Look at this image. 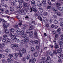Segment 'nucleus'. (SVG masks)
Returning a JSON list of instances; mask_svg holds the SVG:
<instances>
[{
	"mask_svg": "<svg viewBox=\"0 0 63 63\" xmlns=\"http://www.w3.org/2000/svg\"><path fill=\"white\" fill-rule=\"evenodd\" d=\"M54 23L55 24H57V23H58L57 20H55L54 22Z\"/></svg>",
	"mask_w": 63,
	"mask_h": 63,
	"instance_id": "obj_48",
	"label": "nucleus"
},
{
	"mask_svg": "<svg viewBox=\"0 0 63 63\" xmlns=\"http://www.w3.org/2000/svg\"><path fill=\"white\" fill-rule=\"evenodd\" d=\"M38 53L37 52H36L34 54V56H35L36 57H37L38 56Z\"/></svg>",
	"mask_w": 63,
	"mask_h": 63,
	"instance_id": "obj_52",
	"label": "nucleus"
},
{
	"mask_svg": "<svg viewBox=\"0 0 63 63\" xmlns=\"http://www.w3.org/2000/svg\"><path fill=\"white\" fill-rule=\"evenodd\" d=\"M9 57H10V58H12V57H13V55L12 54H10L8 55Z\"/></svg>",
	"mask_w": 63,
	"mask_h": 63,
	"instance_id": "obj_51",
	"label": "nucleus"
},
{
	"mask_svg": "<svg viewBox=\"0 0 63 63\" xmlns=\"http://www.w3.org/2000/svg\"><path fill=\"white\" fill-rule=\"evenodd\" d=\"M59 10L60 11L63 12V8L62 7H61L59 8Z\"/></svg>",
	"mask_w": 63,
	"mask_h": 63,
	"instance_id": "obj_21",
	"label": "nucleus"
},
{
	"mask_svg": "<svg viewBox=\"0 0 63 63\" xmlns=\"http://www.w3.org/2000/svg\"><path fill=\"white\" fill-rule=\"evenodd\" d=\"M58 11L57 9H55L54 10V12L55 13H57Z\"/></svg>",
	"mask_w": 63,
	"mask_h": 63,
	"instance_id": "obj_61",
	"label": "nucleus"
},
{
	"mask_svg": "<svg viewBox=\"0 0 63 63\" xmlns=\"http://www.w3.org/2000/svg\"><path fill=\"white\" fill-rule=\"evenodd\" d=\"M31 3L32 4H34L35 3V2L34 0H32L31 1Z\"/></svg>",
	"mask_w": 63,
	"mask_h": 63,
	"instance_id": "obj_64",
	"label": "nucleus"
},
{
	"mask_svg": "<svg viewBox=\"0 0 63 63\" xmlns=\"http://www.w3.org/2000/svg\"><path fill=\"white\" fill-rule=\"evenodd\" d=\"M48 20L49 21V22H50V23H51L52 21V19H48Z\"/></svg>",
	"mask_w": 63,
	"mask_h": 63,
	"instance_id": "obj_43",
	"label": "nucleus"
},
{
	"mask_svg": "<svg viewBox=\"0 0 63 63\" xmlns=\"http://www.w3.org/2000/svg\"><path fill=\"white\" fill-rule=\"evenodd\" d=\"M41 60L42 61H45L46 60V58L45 57H43L41 58Z\"/></svg>",
	"mask_w": 63,
	"mask_h": 63,
	"instance_id": "obj_40",
	"label": "nucleus"
},
{
	"mask_svg": "<svg viewBox=\"0 0 63 63\" xmlns=\"http://www.w3.org/2000/svg\"><path fill=\"white\" fill-rule=\"evenodd\" d=\"M26 42H26L25 40H21L20 41V44H21V45H23L25 44V43Z\"/></svg>",
	"mask_w": 63,
	"mask_h": 63,
	"instance_id": "obj_7",
	"label": "nucleus"
},
{
	"mask_svg": "<svg viewBox=\"0 0 63 63\" xmlns=\"http://www.w3.org/2000/svg\"><path fill=\"white\" fill-rule=\"evenodd\" d=\"M2 22L3 25H4V24H5L7 23V21H6L5 20L0 18V22Z\"/></svg>",
	"mask_w": 63,
	"mask_h": 63,
	"instance_id": "obj_5",
	"label": "nucleus"
},
{
	"mask_svg": "<svg viewBox=\"0 0 63 63\" xmlns=\"http://www.w3.org/2000/svg\"><path fill=\"white\" fill-rule=\"evenodd\" d=\"M6 41H7V39L5 38H3L2 40V41L3 42H6Z\"/></svg>",
	"mask_w": 63,
	"mask_h": 63,
	"instance_id": "obj_44",
	"label": "nucleus"
},
{
	"mask_svg": "<svg viewBox=\"0 0 63 63\" xmlns=\"http://www.w3.org/2000/svg\"><path fill=\"white\" fill-rule=\"evenodd\" d=\"M57 15L58 16H61V14L60 12H57Z\"/></svg>",
	"mask_w": 63,
	"mask_h": 63,
	"instance_id": "obj_58",
	"label": "nucleus"
},
{
	"mask_svg": "<svg viewBox=\"0 0 63 63\" xmlns=\"http://www.w3.org/2000/svg\"><path fill=\"white\" fill-rule=\"evenodd\" d=\"M0 47H5V44L4 43H2L0 44Z\"/></svg>",
	"mask_w": 63,
	"mask_h": 63,
	"instance_id": "obj_32",
	"label": "nucleus"
},
{
	"mask_svg": "<svg viewBox=\"0 0 63 63\" xmlns=\"http://www.w3.org/2000/svg\"><path fill=\"white\" fill-rule=\"evenodd\" d=\"M29 29L30 30H33V29H34V28H33V26H30L29 27Z\"/></svg>",
	"mask_w": 63,
	"mask_h": 63,
	"instance_id": "obj_25",
	"label": "nucleus"
},
{
	"mask_svg": "<svg viewBox=\"0 0 63 63\" xmlns=\"http://www.w3.org/2000/svg\"><path fill=\"white\" fill-rule=\"evenodd\" d=\"M10 43H11V40L10 39H8L7 41V43H10Z\"/></svg>",
	"mask_w": 63,
	"mask_h": 63,
	"instance_id": "obj_53",
	"label": "nucleus"
},
{
	"mask_svg": "<svg viewBox=\"0 0 63 63\" xmlns=\"http://www.w3.org/2000/svg\"><path fill=\"white\" fill-rule=\"evenodd\" d=\"M34 36L35 37L37 38V36H38V34H37V32H35L34 33Z\"/></svg>",
	"mask_w": 63,
	"mask_h": 63,
	"instance_id": "obj_14",
	"label": "nucleus"
},
{
	"mask_svg": "<svg viewBox=\"0 0 63 63\" xmlns=\"http://www.w3.org/2000/svg\"><path fill=\"white\" fill-rule=\"evenodd\" d=\"M22 37L24 38V40L26 42H28L29 41V38L26 36V35L25 34H22L21 35Z\"/></svg>",
	"mask_w": 63,
	"mask_h": 63,
	"instance_id": "obj_1",
	"label": "nucleus"
},
{
	"mask_svg": "<svg viewBox=\"0 0 63 63\" xmlns=\"http://www.w3.org/2000/svg\"><path fill=\"white\" fill-rule=\"evenodd\" d=\"M21 8H22V6L21 5H19L17 7V9L18 10H20Z\"/></svg>",
	"mask_w": 63,
	"mask_h": 63,
	"instance_id": "obj_23",
	"label": "nucleus"
},
{
	"mask_svg": "<svg viewBox=\"0 0 63 63\" xmlns=\"http://www.w3.org/2000/svg\"><path fill=\"white\" fill-rule=\"evenodd\" d=\"M15 41L17 43H19V40L18 39L16 38L15 40Z\"/></svg>",
	"mask_w": 63,
	"mask_h": 63,
	"instance_id": "obj_37",
	"label": "nucleus"
},
{
	"mask_svg": "<svg viewBox=\"0 0 63 63\" xmlns=\"http://www.w3.org/2000/svg\"><path fill=\"white\" fill-rule=\"evenodd\" d=\"M11 47L13 49H14L15 47H18V45L16 44H14L13 45L11 44Z\"/></svg>",
	"mask_w": 63,
	"mask_h": 63,
	"instance_id": "obj_3",
	"label": "nucleus"
},
{
	"mask_svg": "<svg viewBox=\"0 0 63 63\" xmlns=\"http://www.w3.org/2000/svg\"><path fill=\"white\" fill-rule=\"evenodd\" d=\"M24 7H27V3H26L24 2L23 3Z\"/></svg>",
	"mask_w": 63,
	"mask_h": 63,
	"instance_id": "obj_29",
	"label": "nucleus"
},
{
	"mask_svg": "<svg viewBox=\"0 0 63 63\" xmlns=\"http://www.w3.org/2000/svg\"><path fill=\"white\" fill-rule=\"evenodd\" d=\"M19 52L21 54H23L25 53H26V51L25 50L20 49L19 50Z\"/></svg>",
	"mask_w": 63,
	"mask_h": 63,
	"instance_id": "obj_4",
	"label": "nucleus"
},
{
	"mask_svg": "<svg viewBox=\"0 0 63 63\" xmlns=\"http://www.w3.org/2000/svg\"><path fill=\"white\" fill-rule=\"evenodd\" d=\"M11 38L12 40H15L16 38V36L15 35H12L11 37Z\"/></svg>",
	"mask_w": 63,
	"mask_h": 63,
	"instance_id": "obj_11",
	"label": "nucleus"
},
{
	"mask_svg": "<svg viewBox=\"0 0 63 63\" xmlns=\"http://www.w3.org/2000/svg\"><path fill=\"white\" fill-rule=\"evenodd\" d=\"M29 62L30 63H33V59H31L30 60Z\"/></svg>",
	"mask_w": 63,
	"mask_h": 63,
	"instance_id": "obj_60",
	"label": "nucleus"
},
{
	"mask_svg": "<svg viewBox=\"0 0 63 63\" xmlns=\"http://www.w3.org/2000/svg\"><path fill=\"white\" fill-rule=\"evenodd\" d=\"M18 25H15V26H14V28H16V29H18Z\"/></svg>",
	"mask_w": 63,
	"mask_h": 63,
	"instance_id": "obj_46",
	"label": "nucleus"
},
{
	"mask_svg": "<svg viewBox=\"0 0 63 63\" xmlns=\"http://www.w3.org/2000/svg\"><path fill=\"white\" fill-rule=\"evenodd\" d=\"M38 19H39V20H40V21H42V18L41 17L39 16H38Z\"/></svg>",
	"mask_w": 63,
	"mask_h": 63,
	"instance_id": "obj_45",
	"label": "nucleus"
},
{
	"mask_svg": "<svg viewBox=\"0 0 63 63\" xmlns=\"http://www.w3.org/2000/svg\"><path fill=\"white\" fill-rule=\"evenodd\" d=\"M18 1L20 5H22L23 2V0H18Z\"/></svg>",
	"mask_w": 63,
	"mask_h": 63,
	"instance_id": "obj_12",
	"label": "nucleus"
},
{
	"mask_svg": "<svg viewBox=\"0 0 63 63\" xmlns=\"http://www.w3.org/2000/svg\"><path fill=\"white\" fill-rule=\"evenodd\" d=\"M42 4L41 3L39 4L38 3L37 4V6H38L39 7H41L42 6Z\"/></svg>",
	"mask_w": 63,
	"mask_h": 63,
	"instance_id": "obj_47",
	"label": "nucleus"
},
{
	"mask_svg": "<svg viewBox=\"0 0 63 63\" xmlns=\"http://www.w3.org/2000/svg\"><path fill=\"white\" fill-rule=\"evenodd\" d=\"M3 27L4 29H7V27H8L7 26H6V24H4L3 25Z\"/></svg>",
	"mask_w": 63,
	"mask_h": 63,
	"instance_id": "obj_39",
	"label": "nucleus"
},
{
	"mask_svg": "<svg viewBox=\"0 0 63 63\" xmlns=\"http://www.w3.org/2000/svg\"><path fill=\"white\" fill-rule=\"evenodd\" d=\"M56 5L57 7H59L61 5V4L60 3H56Z\"/></svg>",
	"mask_w": 63,
	"mask_h": 63,
	"instance_id": "obj_27",
	"label": "nucleus"
},
{
	"mask_svg": "<svg viewBox=\"0 0 63 63\" xmlns=\"http://www.w3.org/2000/svg\"><path fill=\"white\" fill-rule=\"evenodd\" d=\"M63 44V42L62 41H60L59 42V45H62Z\"/></svg>",
	"mask_w": 63,
	"mask_h": 63,
	"instance_id": "obj_55",
	"label": "nucleus"
},
{
	"mask_svg": "<svg viewBox=\"0 0 63 63\" xmlns=\"http://www.w3.org/2000/svg\"><path fill=\"white\" fill-rule=\"evenodd\" d=\"M7 61L9 62L12 63L13 62V60L11 58H8L7 59Z\"/></svg>",
	"mask_w": 63,
	"mask_h": 63,
	"instance_id": "obj_13",
	"label": "nucleus"
},
{
	"mask_svg": "<svg viewBox=\"0 0 63 63\" xmlns=\"http://www.w3.org/2000/svg\"><path fill=\"white\" fill-rule=\"evenodd\" d=\"M15 8L13 7H11L10 8V11L11 12H14Z\"/></svg>",
	"mask_w": 63,
	"mask_h": 63,
	"instance_id": "obj_9",
	"label": "nucleus"
},
{
	"mask_svg": "<svg viewBox=\"0 0 63 63\" xmlns=\"http://www.w3.org/2000/svg\"><path fill=\"white\" fill-rule=\"evenodd\" d=\"M5 51L6 52H10V49L8 48L6 49Z\"/></svg>",
	"mask_w": 63,
	"mask_h": 63,
	"instance_id": "obj_41",
	"label": "nucleus"
},
{
	"mask_svg": "<svg viewBox=\"0 0 63 63\" xmlns=\"http://www.w3.org/2000/svg\"><path fill=\"white\" fill-rule=\"evenodd\" d=\"M42 2L43 4H46V1L45 0H43L42 1Z\"/></svg>",
	"mask_w": 63,
	"mask_h": 63,
	"instance_id": "obj_33",
	"label": "nucleus"
},
{
	"mask_svg": "<svg viewBox=\"0 0 63 63\" xmlns=\"http://www.w3.org/2000/svg\"><path fill=\"white\" fill-rule=\"evenodd\" d=\"M23 33H24V31H20L19 34H20V35H22Z\"/></svg>",
	"mask_w": 63,
	"mask_h": 63,
	"instance_id": "obj_36",
	"label": "nucleus"
},
{
	"mask_svg": "<svg viewBox=\"0 0 63 63\" xmlns=\"http://www.w3.org/2000/svg\"><path fill=\"white\" fill-rule=\"evenodd\" d=\"M31 50L33 52H34L35 51V48L34 47H32L31 48Z\"/></svg>",
	"mask_w": 63,
	"mask_h": 63,
	"instance_id": "obj_26",
	"label": "nucleus"
},
{
	"mask_svg": "<svg viewBox=\"0 0 63 63\" xmlns=\"http://www.w3.org/2000/svg\"><path fill=\"white\" fill-rule=\"evenodd\" d=\"M27 12V11L25 9H24L23 11H22L21 13V14L22 15H25L26 12Z\"/></svg>",
	"mask_w": 63,
	"mask_h": 63,
	"instance_id": "obj_6",
	"label": "nucleus"
},
{
	"mask_svg": "<svg viewBox=\"0 0 63 63\" xmlns=\"http://www.w3.org/2000/svg\"><path fill=\"white\" fill-rule=\"evenodd\" d=\"M54 48L56 49L59 48L58 45L57 44H55Z\"/></svg>",
	"mask_w": 63,
	"mask_h": 63,
	"instance_id": "obj_18",
	"label": "nucleus"
},
{
	"mask_svg": "<svg viewBox=\"0 0 63 63\" xmlns=\"http://www.w3.org/2000/svg\"><path fill=\"white\" fill-rule=\"evenodd\" d=\"M26 58L27 60H30L31 58L30 56V55H28L26 57Z\"/></svg>",
	"mask_w": 63,
	"mask_h": 63,
	"instance_id": "obj_20",
	"label": "nucleus"
},
{
	"mask_svg": "<svg viewBox=\"0 0 63 63\" xmlns=\"http://www.w3.org/2000/svg\"><path fill=\"white\" fill-rule=\"evenodd\" d=\"M61 30V29L60 28H59L58 29L57 31V32H59V34H61V32H60V31Z\"/></svg>",
	"mask_w": 63,
	"mask_h": 63,
	"instance_id": "obj_31",
	"label": "nucleus"
},
{
	"mask_svg": "<svg viewBox=\"0 0 63 63\" xmlns=\"http://www.w3.org/2000/svg\"><path fill=\"white\" fill-rule=\"evenodd\" d=\"M51 60V59L50 57H48L47 58V59L46 61V62L47 63H48L49 62L50 63H54V62L53 61H51L50 62H49Z\"/></svg>",
	"mask_w": 63,
	"mask_h": 63,
	"instance_id": "obj_2",
	"label": "nucleus"
},
{
	"mask_svg": "<svg viewBox=\"0 0 63 63\" xmlns=\"http://www.w3.org/2000/svg\"><path fill=\"white\" fill-rule=\"evenodd\" d=\"M15 56L16 57V58H15V59H16V58H17V57L18 56V54L17 53H15Z\"/></svg>",
	"mask_w": 63,
	"mask_h": 63,
	"instance_id": "obj_34",
	"label": "nucleus"
},
{
	"mask_svg": "<svg viewBox=\"0 0 63 63\" xmlns=\"http://www.w3.org/2000/svg\"><path fill=\"white\" fill-rule=\"evenodd\" d=\"M55 26V25H54L52 24L51 25L50 27L51 28H54Z\"/></svg>",
	"mask_w": 63,
	"mask_h": 63,
	"instance_id": "obj_54",
	"label": "nucleus"
},
{
	"mask_svg": "<svg viewBox=\"0 0 63 63\" xmlns=\"http://www.w3.org/2000/svg\"><path fill=\"white\" fill-rule=\"evenodd\" d=\"M47 3L49 5H51V2H50V1L49 0H48V1Z\"/></svg>",
	"mask_w": 63,
	"mask_h": 63,
	"instance_id": "obj_59",
	"label": "nucleus"
},
{
	"mask_svg": "<svg viewBox=\"0 0 63 63\" xmlns=\"http://www.w3.org/2000/svg\"><path fill=\"white\" fill-rule=\"evenodd\" d=\"M39 10V11L40 13H43V9L40 8V7H39L38 8Z\"/></svg>",
	"mask_w": 63,
	"mask_h": 63,
	"instance_id": "obj_15",
	"label": "nucleus"
},
{
	"mask_svg": "<svg viewBox=\"0 0 63 63\" xmlns=\"http://www.w3.org/2000/svg\"><path fill=\"white\" fill-rule=\"evenodd\" d=\"M26 31V34H29L30 31L29 30H27Z\"/></svg>",
	"mask_w": 63,
	"mask_h": 63,
	"instance_id": "obj_49",
	"label": "nucleus"
},
{
	"mask_svg": "<svg viewBox=\"0 0 63 63\" xmlns=\"http://www.w3.org/2000/svg\"><path fill=\"white\" fill-rule=\"evenodd\" d=\"M43 21L45 22V21H46L47 20V18L46 17H43L42 19Z\"/></svg>",
	"mask_w": 63,
	"mask_h": 63,
	"instance_id": "obj_24",
	"label": "nucleus"
},
{
	"mask_svg": "<svg viewBox=\"0 0 63 63\" xmlns=\"http://www.w3.org/2000/svg\"><path fill=\"white\" fill-rule=\"evenodd\" d=\"M52 18H54V19H56V18H57V17L55 15H54L53 16Z\"/></svg>",
	"mask_w": 63,
	"mask_h": 63,
	"instance_id": "obj_50",
	"label": "nucleus"
},
{
	"mask_svg": "<svg viewBox=\"0 0 63 63\" xmlns=\"http://www.w3.org/2000/svg\"><path fill=\"white\" fill-rule=\"evenodd\" d=\"M60 25L61 27H63V22H61L60 23Z\"/></svg>",
	"mask_w": 63,
	"mask_h": 63,
	"instance_id": "obj_57",
	"label": "nucleus"
},
{
	"mask_svg": "<svg viewBox=\"0 0 63 63\" xmlns=\"http://www.w3.org/2000/svg\"><path fill=\"white\" fill-rule=\"evenodd\" d=\"M32 9H35L36 8V5L35 4L32 5Z\"/></svg>",
	"mask_w": 63,
	"mask_h": 63,
	"instance_id": "obj_42",
	"label": "nucleus"
},
{
	"mask_svg": "<svg viewBox=\"0 0 63 63\" xmlns=\"http://www.w3.org/2000/svg\"><path fill=\"white\" fill-rule=\"evenodd\" d=\"M20 29L18 28V29H17L16 30V32L17 33H18V32H20Z\"/></svg>",
	"mask_w": 63,
	"mask_h": 63,
	"instance_id": "obj_28",
	"label": "nucleus"
},
{
	"mask_svg": "<svg viewBox=\"0 0 63 63\" xmlns=\"http://www.w3.org/2000/svg\"><path fill=\"white\" fill-rule=\"evenodd\" d=\"M22 60L24 61H26V58L24 57H23L22 58Z\"/></svg>",
	"mask_w": 63,
	"mask_h": 63,
	"instance_id": "obj_38",
	"label": "nucleus"
},
{
	"mask_svg": "<svg viewBox=\"0 0 63 63\" xmlns=\"http://www.w3.org/2000/svg\"><path fill=\"white\" fill-rule=\"evenodd\" d=\"M16 17L18 19H20L21 18V16H16Z\"/></svg>",
	"mask_w": 63,
	"mask_h": 63,
	"instance_id": "obj_63",
	"label": "nucleus"
},
{
	"mask_svg": "<svg viewBox=\"0 0 63 63\" xmlns=\"http://www.w3.org/2000/svg\"><path fill=\"white\" fill-rule=\"evenodd\" d=\"M10 31L11 32H15V29L12 28L10 30Z\"/></svg>",
	"mask_w": 63,
	"mask_h": 63,
	"instance_id": "obj_35",
	"label": "nucleus"
},
{
	"mask_svg": "<svg viewBox=\"0 0 63 63\" xmlns=\"http://www.w3.org/2000/svg\"><path fill=\"white\" fill-rule=\"evenodd\" d=\"M34 33L32 31H31V32H30L29 33V35L30 36H32L33 35Z\"/></svg>",
	"mask_w": 63,
	"mask_h": 63,
	"instance_id": "obj_19",
	"label": "nucleus"
},
{
	"mask_svg": "<svg viewBox=\"0 0 63 63\" xmlns=\"http://www.w3.org/2000/svg\"><path fill=\"white\" fill-rule=\"evenodd\" d=\"M5 33L6 34H9V32L8 30L7 29H5Z\"/></svg>",
	"mask_w": 63,
	"mask_h": 63,
	"instance_id": "obj_16",
	"label": "nucleus"
},
{
	"mask_svg": "<svg viewBox=\"0 0 63 63\" xmlns=\"http://www.w3.org/2000/svg\"><path fill=\"white\" fill-rule=\"evenodd\" d=\"M60 55L58 57L59 59H63V54H60Z\"/></svg>",
	"mask_w": 63,
	"mask_h": 63,
	"instance_id": "obj_8",
	"label": "nucleus"
},
{
	"mask_svg": "<svg viewBox=\"0 0 63 63\" xmlns=\"http://www.w3.org/2000/svg\"><path fill=\"white\" fill-rule=\"evenodd\" d=\"M57 51L58 53H61L62 51V49L60 48L58 49H57Z\"/></svg>",
	"mask_w": 63,
	"mask_h": 63,
	"instance_id": "obj_10",
	"label": "nucleus"
},
{
	"mask_svg": "<svg viewBox=\"0 0 63 63\" xmlns=\"http://www.w3.org/2000/svg\"><path fill=\"white\" fill-rule=\"evenodd\" d=\"M0 57H1L2 58H4L5 57V56H4V55H2L1 54H0Z\"/></svg>",
	"mask_w": 63,
	"mask_h": 63,
	"instance_id": "obj_56",
	"label": "nucleus"
},
{
	"mask_svg": "<svg viewBox=\"0 0 63 63\" xmlns=\"http://www.w3.org/2000/svg\"><path fill=\"white\" fill-rule=\"evenodd\" d=\"M51 52H53H53L54 54H56L57 53V52H56V51H55V50H51Z\"/></svg>",
	"mask_w": 63,
	"mask_h": 63,
	"instance_id": "obj_17",
	"label": "nucleus"
},
{
	"mask_svg": "<svg viewBox=\"0 0 63 63\" xmlns=\"http://www.w3.org/2000/svg\"><path fill=\"white\" fill-rule=\"evenodd\" d=\"M34 42L35 43H36L37 44H38L39 43V41H38V40H35Z\"/></svg>",
	"mask_w": 63,
	"mask_h": 63,
	"instance_id": "obj_62",
	"label": "nucleus"
},
{
	"mask_svg": "<svg viewBox=\"0 0 63 63\" xmlns=\"http://www.w3.org/2000/svg\"><path fill=\"white\" fill-rule=\"evenodd\" d=\"M49 54L51 56H52L53 55V52H51V50L49 52Z\"/></svg>",
	"mask_w": 63,
	"mask_h": 63,
	"instance_id": "obj_30",
	"label": "nucleus"
},
{
	"mask_svg": "<svg viewBox=\"0 0 63 63\" xmlns=\"http://www.w3.org/2000/svg\"><path fill=\"white\" fill-rule=\"evenodd\" d=\"M29 43L30 45H32L33 44V43H34V41H32V40H30L29 41Z\"/></svg>",
	"mask_w": 63,
	"mask_h": 63,
	"instance_id": "obj_22",
	"label": "nucleus"
}]
</instances>
